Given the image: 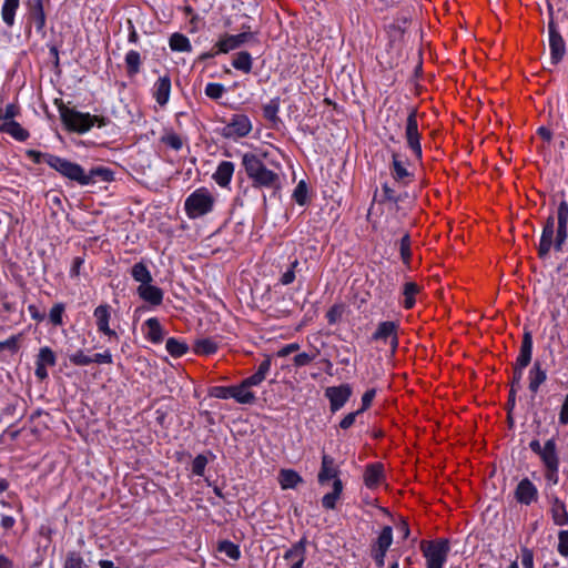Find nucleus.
Segmentation results:
<instances>
[{"label": "nucleus", "mask_w": 568, "mask_h": 568, "mask_svg": "<svg viewBox=\"0 0 568 568\" xmlns=\"http://www.w3.org/2000/svg\"><path fill=\"white\" fill-rule=\"evenodd\" d=\"M265 156L266 153L260 155L246 152L242 155V166L254 189H267L275 193L282 187V179L276 171L266 166L263 162V158Z\"/></svg>", "instance_id": "f257e3e1"}, {"label": "nucleus", "mask_w": 568, "mask_h": 568, "mask_svg": "<svg viewBox=\"0 0 568 568\" xmlns=\"http://www.w3.org/2000/svg\"><path fill=\"white\" fill-rule=\"evenodd\" d=\"M49 166L59 172L62 176L79 183L80 185H89L95 183L98 180L110 182L113 178V172L104 166H97L91 169L88 173L84 172L81 165L71 162L60 156H49Z\"/></svg>", "instance_id": "f03ea898"}, {"label": "nucleus", "mask_w": 568, "mask_h": 568, "mask_svg": "<svg viewBox=\"0 0 568 568\" xmlns=\"http://www.w3.org/2000/svg\"><path fill=\"white\" fill-rule=\"evenodd\" d=\"M558 226L556 239L554 241L555 233V219L554 216H549L544 225L539 246H538V255L541 258L548 256L549 251L554 244V247L557 252L562 250V245L567 240V225H568V203L566 201H561L558 205L557 211Z\"/></svg>", "instance_id": "7ed1b4c3"}, {"label": "nucleus", "mask_w": 568, "mask_h": 568, "mask_svg": "<svg viewBox=\"0 0 568 568\" xmlns=\"http://www.w3.org/2000/svg\"><path fill=\"white\" fill-rule=\"evenodd\" d=\"M59 113L61 121L67 128V130L80 134L88 132L93 125L102 128L110 123V119L105 116L83 113L74 109H71L64 104H61L59 106Z\"/></svg>", "instance_id": "20e7f679"}, {"label": "nucleus", "mask_w": 568, "mask_h": 568, "mask_svg": "<svg viewBox=\"0 0 568 568\" xmlns=\"http://www.w3.org/2000/svg\"><path fill=\"white\" fill-rule=\"evenodd\" d=\"M420 551L426 559V568H443L447 561L450 545L445 538L422 540Z\"/></svg>", "instance_id": "39448f33"}, {"label": "nucleus", "mask_w": 568, "mask_h": 568, "mask_svg": "<svg viewBox=\"0 0 568 568\" xmlns=\"http://www.w3.org/2000/svg\"><path fill=\"white\" fill-rule=\"evenodd\" d=\"M214 202L212 193L205 187H200L186 197L184 209L190 219H197L210 213Z\"/></svg>", "instance_id": "423d86ee"}, {"label": "nucleus", "mask_w": 568, "mask_h": 568, "mask_svg": "<svg viewBox=\"0 0 568 568\" xmlns=\"http://www.w3.org/2000/svg\"><path fill=\"white\" fill-rule=\"evenodd\" d=\"M405 138L407 141V146L410 149L414 156L417 160H420L423 152L420 145V133L418 131L417 110L415 108H412L407 115Z\"/></svg>", "instance_id": "0eeeda50"}, {"label": "nucleus", "mask_w": 568, "mask_h": 568, "mask_svg": "<svg viewBox=\"0 0 568 568\" xmlns=\"http://www.w3.org/2000/svg\"><path fill=\"white\" fill-rule=\"evenodd\" d=\"M252 130V123L245 114H234L231 121L222 129L221 134L226 139L246 136Z\"/></svg>", "instance_id": "6e6552de"}, {"label": "nucleus", "mask_w": 568, "mask_h": 568, "mask_svg": "<svg viewBox=\"0 0 568 568\" xmlns=\"http://www.w3.org/2000/svg\"><path fill=\"white\" fill-rule=\"evenodd\" d=\"M398 328L399 325L397 322L385 321L381 322L377 325L376 331L372 335V339L376 342H386L388 338L390 339V349L394 354L398 347Z\"/></svg>", "instance_id": "1a4fd4ad"}, {"label": "nucleus", "mask_w": 568, "mask_h": 568, "mask_svg": "<svg viewBox=\"0 0 568 568\" xmlns=\"http://www.w3.org/2000/svg\"><path fill=\"white\" fill-rule=\"evenodd\" d=\"M255 39L253 32L244 31L239 34H224L220 38V40L215 43L216 51L215 53H227L231 50H235L243 45L246 42H250Z\"/></svg>", "instance_id": "9d476101"}, {"label": "nucleus", "mask_w": 568, "mask_h": 568, "mask_svg": "<svg viewBox=\"0 0 568 568\" xmlns=\"http://www.w3.org/2000/svg\"><path fill=\"white\" fill-rule=\"evenodd\" d=\"M548 31L551 63L557 64L565 55L566 44L552 19L548 23Z\"/></svg>", "instance_id": "9b49d317"}, {"label": "nucleus", "mask_w": 568, "mask_h": 568, "mask_svg": "<svg viewBox=\"0 0 568 568\" xmlns=\"http://www.w3.org/2000/svg\"><path fill=\"white\" fill-rule=\"evenodd\" d=\"M325 396L329 400L333 413L339 410L352 396V387L348 384L326 388Z\"/></svg>", "instance_id": "f8f14e48"}, {"label": "nucleus", "mask_w": 568, "mask_h": 568, "mask_svg": "<svg viewBox=\"0 0 568 568\" xmlns=\"http://www.w3.org/2000/svg\"><path fill=\"white\" fill-rule=\"evenodd\" d=\"M97 328L100 333L106 335L110 339H119L116 332L110 328L109 322L111 318V306L109 304L99 305L94 312Z\"/></svg>", "instance_id": "ddd939ff"}, {"label": "nucleus", "mask_w": 568, "mask_h": 568, "mask_svg": "<svg viewBox=\"0 0 568 568\" xmlns=\"http://www.w3.org/2000/svg\"><path fill=\"white\" fill-rule=\"evenodd\" d=\"M338 475H339V468L336 465L335 459L332 456L323 453L321 469L317 475V480H318L320 485H325L326 483H328L332 479L334 481L336 479H339Z\"/></svg>", "instance_id": "4468645a"}, {"label": "nucleus", "mask_w": 568, "mask_h": 568, "mask_svg": "<svg viewBox=\"0 0 568 568\" xmlns=\"http://www.w3.org/2000/svg\"><path fill=\"white\" fill-rule=\"evenodd\" d=\"M515 498L519 504L528 506L538 498L537 487L531 480L524 478L518 483L515 489Z\"/></svg>", "instance_id": "2eb2a0df"}, {"label": "nucleus", "mask_w": 568, "mask_h": 568, "mask_svg": "<svg viewBox=\"0 0 568 568\" xmlns=\"http://www.w3.org/2000/svg\"><path fill=\"white\" fill-rule=\"evenodd\" d=\"M550 504V514L555 525L565 526L568 524V511L565 503L556 495L548 496Z\"/></svg>", "instance_id": "dca6fc26"}, {"label": "nucleus", "mask_w": 568, "mask_h": 568, "mask_svg": "<svg viewBox=\"0 0 568 568\" xmlns=\"http://www.w3.org/2000/svg\"><path fill=\"white\" fill-rule=\"evenodd\" d=\"M384 479V466L381 463H374L366 466L364 471V483L367 488L373 489L381 485Z\"/></svg>", "instance_id": "f3484780"}, {"label": "nucleus", "mask_w": 568, "mask_h": 568, "mask_svg": "<svg viewBox=\"0 0 568 568\" xmlns=\"http://www.w3.org/2000/svg\"><path fill=\"white\" fill-rule=\"evenodd\" d=\"M532 355V336L530 332H525L520 345L519 355L514 365L518 368H526L531 362Z\"/></svg>", "instance_id": "a211bd4d"}, {"label": "nucleus", "mask_w": 568, "mask_h": 568, "mask_svg": "<svg viewBox=\"0 0 568 568\" xmlns=\"http://www.w3.org/2000/svg\"><path fill=\"white\" fill-rule=\"evenodd\" d=\"M235 165L230 161H222L216 171L213 173L212 178L221 187H226L230 185L232 176L234 174Z\"/></svg>", "instance_id": "6ab92c4d"}, {"label": "nucleus", "mask_w": 568, "mask_h": 568, "mask_svg": "<svg viewBox=\"0 0 568 568\" xmlns=\"http://www.w3.org/2000/svg\"><path fill=\"white\" fill-rule=\"evenodd\" d=\"M138 294L143 301L153 306H158L163 302V291L158 286L151 285V283L140 285L138 287Z\"/></svg>", "instance_id": "aec40b11"}, {"label": "nucleus", "mask_w": 568, "mask_h": 568, "mask_svg": "<svg viewBox=\"0 0 568 568\" xmlns=\"http://www.w3.org/2000/svg\"><path fill=\"white\" fill-rule=\"evenodd\" d=\"M171 92V79L169 75L160 77L158 81L154 83L153 88V97L156 102L164 106L170 98Z\"/></svg>", "instance_id": "412c9836"}, {"label": "nucleus", "mask_w": 568, "mask_h": 568, "mask_svg": "<svg viewBox=\"0 0 568 568\" xmlns=\"http://www.w3.org/2000/svg\"><path fill=\"white\" fill-rule=\"evenodd\" d=\"M27 7L29 9L30 18L36 23L37 30L42 31L47 21L43 0H28Z\"/></svg>", "instance_id": "4be33fe9"}, {"label": "nucleus", "mask_w": 568, "mask_h": 568, "mask_svg": "<svg viewBox=\"0 0 568 568\" xmlns=\"http://www.w3.org/2000/svg\"><path fill=\"white\" fill-rule=\"evenodd\" d=\"M19 406H21V399L16 396L4 402L0 410V420L10 422L12 419H21L22 414H18Z\"/></svg>", "instance_id": "5701e85b"}, {"label": "nucleus", "mask_w": 568, "mask_h": 568, "mask_svg": "<svg viewBox=\"0 0 568 568\" xmlns=\"http://www.w3.org/2000/svg\"><path fill=\"white\" fill-rule=\"evenodd\" d=\"M547 379V373L542 368L539 361H535L532 367L529 371V390L536 394L541 384Z\"/></svg>", "instance_id": "b1692460"}, {"label": "nucleus", "mask_w": 568, "mask_h": 568, "mask_svg": "<svg viewBox=\"0 0 568 568\" xmlns=\"http://www.w3.org/2000/svg\"><path fill=\"white\" fill-rule=\"evenodd\" d=\"M545 467H554L559 466V458L556 452V442L554 438L548 439L541 453L539 454Z\"/></svg>", "instance_id": "393cba45"}, {"label": "nucleus", "mask_w": 568, "mask_h": 568, "mask_svg": "<svg viewBox=\"0 0 568 568\" xmlns=\"http://www.w3.org/2000/svg\"><path fill=\"white\" fill-rule=\"evenodd\" d=\"M0 132L8 133L18 141H26L29 138V132L17 121H4L0 124Z\"/></svg>", "instance_id": "a878e982"}, {"label": "nucleus", "mask_w": 568, "mask_h": 568, "mask_svg": "<svg viewBox=\"0 0 568 568\" xmlns=\"http://www.w3.org/2000/svg\"><path fill=\"white\" fill-rule=\"evenodd\" d=\"M145 326L148 327L146 338L150 339L154 344H159L164 338V331L160 321L156 317H151L145 321Z\"/></svg>", "instance_id": "bb28decb"}, {"label": "nucleus", "mask_w": 568, "mask_h": 568, "mask_svg": "<svg viewBox=\"0 0 568 568\" xmlns=\"http://www.w3.org/2000/svg\"><path fill=\"white\" fill-rule=\"evenodd\" d=\"M278 483L282 489H291L303 483V478L293 469H282L278 474Z\"/></svg>", "instance_id": "cd10ccee"}, {"label": "nucleus", "mask_w": 568, "mask_h": 568, "mask_svg": "<svg viewBox=\"0 0 568 568\" xmlns=\"http://www.w3.org/2000/svg\"><path fill=\"white\" fill-rule=\"evenodd\" d=\"M343 491V483L341 479L333 481V490L327 493L322 498V506L325 509H335L337 500L341 498Z\"/></svg>", "instance_id": "c85d7f7f"}, {"label": "nucleus", "mask_w": 568, "mask_h": 568, "mask_svg": "<svg viewBox=\"0 0 568 568\" xmlns=\"http://www.w3.org/2000/svg\"><path fill=\"white\" fill-rule=\"evenodd\" d=\"M285 560H291L292 564L294 561H305L306 559V539L302 538L300 541L295 542L285 554Z\"/></svg>", "instance_id": "c756f323"}, {"label": "nucleus", "mask_w": 568, "mask_h": 568, "mask_svg": "<svg viewBox=\"0 0 568 568\" xmlns=\"http://www.w3.org/2000/svg\"><path fill=\"white\" fill-rule=\"evenodd\" d=\"M169 45L172 51L176 52H190L192 50V45L187 37L180 32L171 34Z\"/></svg>", "instance_id": "7c9ffc66"}, {"label": "nucleus", "mask_w": 568, "mask_h": 568, "mask_svg": "<svg viewBox=\"0 0 568 568\" xmlns=\"http://www.w3.org/2000/svg\"><path fill=\"white\" fill-rule=\"evenodd\" d=\"M63 568H93L90 561H87L81 552L72 550L65 556Z\"/></svg>", "instance_id": "2f4dec72"}, {"label": "nucleus", "mask_w": 568, "mask_h": 568, "mask_svg": "<svg viewBox=\"0 0 568 568\" xmlns=\"http://www.w3.org/2000/svg\"><path fill=\"white\" fill-rule=\"evenodd\" d=\"M19 0H4L1 14L2 20L8 27H12L14 24L16 12L19 8Z\"/></svg>", "instance_id": "473e14b6"}, {"label": "nucleus", "mask_w": 568, "mask_h": 568, "mask_svg": "<svg viewBox=\"0 0 568 568\" xmlns=\"http://www.w3.org/2000/svg\"><path fill=\"white\" fill-rule=\"evenodd\" d=\"M131 275L140 285L149 284L152 282V275L143 262L135 263L131 268Z\"/></svg>", "instance_id": "72a5a7b5"}, {"label": "nucleus", "mask_w": 568, "mask_h": 568, "mask_svg": "<svg viewBox=\"0 0 568 568\" xmlns=\"http://www.w3.org/2000/svg\"><path fill=\"white\" fill-rule=\"evenodd\" d=\"M233 68L244 73H250L252 70V57L247 51L236 53L232 61Z\"/></svg>", "instance_id": "f704fd0d"}, {"label": "nucleus", "mask_w": 568, "mask_h": 568, "mask_svg": "<svg viewBox=\"0 0 568 568\" xmlns=\"http://www.w3.org/2000/svg\"><path fill=\"white\" fill-rule=\"evenodd\" d=\"M234 399L240 404H253L255 402V395L242 382L240 385L234 386Z\"/></svg>", "instance_id": "c9c22d12"}, {"label": "nucleus", "mask_w": 568, "mask_h": 568, "mask_svg": "<svg viewBox=\"0 0 568 568\" xmlns=\"http://www.w3.org/2000/svg\"><path fill=\"white\" fill-rule=\"evenodd\" d=\"M193 349L197 355H211L217 351V344L211 338H202L195 341Z\"/></svg>", "instance_id": "e433bc0d"}, {"label": "nucleus", "mask_w": 568, "mask_h": 568, "mask_svg": "<svg viewBox=\"0 0 568 568\" xmlns=\"http://www.w3.org/2000/svg\"><path fill=\"white\" fill-rule=\"evenodd\" d=\"M393 542V529L390 526H385L372 548L379 550H388Z\"/></svg>", "instance_id": "4c0bfd02"}, {"label": "nucleus", "mask_w": 568, "mask_h": 568, "mask_svg": "<svg viewBox=\"0 0 568 568\" xmlns=\"http://www.w3.org/2000/svg\"><path fill=\"white\" fill-rule=\"evenodd\" d=\"M126 72L130 77L140 72L141 55L138 51L130 50L125 55Z\"/></svg>", "instance_id": "58836bf2"}, {"label": "nucleus", "mask_w": 568, "mask_h": 568, "mask_svg": "<svg viewBox=\"0 0 568 568\" xmlns=\"http://www.w3.org/2000/svg\"><path fill=\"white\" fill-rule=\"evenodd\" d=\"M419 293V286L414 282H407L404 284L403 294L405 296L404 307L406 310L412 308L415 305V295Z\"/></svg>", "instance_id": "ea45409f"}, {"label": "nucleus", "mask_w": 568, "mask_h": 568, "mask_svg": "<svg viewBox=\"0 0 568 568\" xmlns=\"http://www.w3.org/2000/svg\"><path fill=\"white\" fill-rule=\"evenodd\" d=\"M165 348L169 352V354L172 355L173 357H181L189 349L187 345L184 342H181L174 337H170L166 341Z\"/></svg>", "instance_id": "a19ab883"}, {"label": "nucleus", "mask_w": 568, "mask_h": 568, "mask_svg": "<svg viewBox=\"0 0 568 568\" xmlns=\"http://www.w3.org/2000/svg\"><path fill=\"white\" fill-rule=\"evenodd\" d=\"M57 363V357H55V354L54 352L48 347V346H44V347H41L40 351H39V354L37 356V362L36 364H41L42 366H54Z\"/></svg>", "instance_id": "79ce46f5"}, {"label": "nucleus", "mask_w": 568, "mask_h": 568, "mask_svg": "<svg viewBox=\"0 0 568 568\" xmlns=\"http://www.w3.org/2000/svg\"><path fill=\"white\" fill-rule=\"evenodd\" d=\"M217 550L225 554L232 560H237L241 557L239 546L230 540L221 541L217 546Z\"/></svg>", "instance_id": "37998d69"}, {"label": "nucleus", "mask_w": 568, "mask_h": 568, "mask_svg": "<svg viewBox=\"0 0 568 568\" xmlns=\"http://www.w3.org/2000/svg\"><path fill=\"white\" fill-rule=\"evenodd\" d=\"M393 176L397 181H402L405 178L409 176L408 171L406 170L404 162L399 159V155L393 154Z\"/></svg>", "instance_id": "c03bdc74"}, {"label": "nucleus", "mask_w": 568, "mask_h": 568, "mask_svg": "<svg viewBox=\"0 0 568 568\" xmlns=\"http://www.w3.org/2000/svg\"><path fill=\"white\" fill-rule=\"evenodd\" d=\"M210 395L221 399L234 398V386H214L211 388Z\"/></svg>", "instance_id": "a18cd8bd"}, {"label": "nucleus", "mask_w": 568, "mask_h": 568, "mask_svg": "<svg viewBox=\"0 0 568 568\" xmlns=\"http://www.w3.org/2000/svg\"><path fill=\"white\" fill-rule=\"evenodd\" d=\"M161 141L165 145L170 146L171 149H173L175 151L181 150L183 146L182 139L180 138V135H178L174 132L166 133L165 135L162 136Z\"/></svg>", "instance_id": "49530a36"}, {"label": "nucleus", "mask_w": 568, "mask_h": 568, "mask_svg": "<svg viewBox=\"0 0 568 568\" xmlns=\"http://www.w3.org/2000/svg\"><path fill=\"white\" fill-rule=\"evenodd\" d=\"M399 252H400V257H402L403 262L405 264H408L409 260H410V256H412V253H410V236H409V234H405L400 239Z\"/></svg>", "instance_id": "de8ad7c7"}, {"label": "nucleus", "mask_w": 568, "mask_h": 568, "mask_svg": "<svg viewBox=\"0 0 568 568\" xmlns=\"http://www.w3.org/2000/svg\"><path fill=\"white\" fill-rule=\"evenodd\" d=\"M293 199L300 205H304L306 203L307 185L304 181H300L298 184L296 185V187L293 192Z\"/></svg>", "instance_id": "09e8293b"}, {"label": "nucleus", "mask_w": 568, "mask_h": 568, "mask_svg": "<svg viewBox=\"0 0 568 568\" xmlns=\"http://www.w3.org/2000/svg\"><path fill=\"white\" fill-rule=\"evenodd\" d=\"M300 265V262L297 258L291 262L290 268L284 272L280 278L281 284L283 285H290L295 281V270Z\"/></svg>", "instance_id": "8fccbe9b"}, {"label": "nucleus", "mask_w": 568, "mask_h": 568, "mask_svg": "<svg viewBox=\"0 0 568 568\" xmlns=\"http://www.w3.org/2000/svg\"><path fill=\"white\" fill-rule=\"evenodd\" d=\"M318 353H320L318 349H315V352H313V353H300L293 359L294 361V365L297 366V367L306 366L313 359H315V357L317 356Z\"/></svg>", "instance_id": "3c124183"}, {"label": "nucleus", "mask_w": 568, "mask_h": 568, "mask_svg": "<svg viewBox=\"0 0 568 568\" xmlns=\"http://www.w3.org/2000/svg\"><path fill=\"white\" fill-rule=\"evenodd\" d=\"M344 313V306L342 304L333 305L326 313V318L329 324L337 323Z\"/></svg>", "instance_id": "603ef678"}, {"label": "nucleus", "mask_w": 568, "mask_h": 568, "mask_svg": "<svg viewBox=\"0 0 568 568\" xmlns=\"http://www.w3.org/2000/svg\"><path fill=\"white\" fill-rule=\"evenodd\" d=\"M64 312V305L62 303L54 304L50 311L49 317L53 325H62V314Z\"/></svg>", "instance_id": "864d4df0"}, {"label": "nucleus", "mask_w": 568, "mask_h": 568, "mask_svg": "<svg viewBox=\"0 0 568 568\" xmlns=\"http://www.w3.org/2000/svg\"><path fill=\"white\" fill-rule=\"evenodd\" d=\"M558 118L554 121L552 125L556 129H562L566 131L568 129V105L564 106L562 110L558 108Z\"/></svg>", "instance_id": "5fc2aeb1"}, {"label": "nucleus", "mask_w": 568, "mask_h": 568, "mask_svg": "<svg viewBox=\"0 0 568 568\" xmlns=\"http://www.w3.org/2000/svg\"><path fill=\"white\" fill-rule=\"evenodd\" d=\"M206 465L207 458L204 455H197L192 463L193 474L196 476H203Z\"/></svg>", "instance_id": "6e6d98bb"}, {"label": "nucleus", "mask_w": 568, "mask_h": 568, "mask_svg": "<svg viewBox=\"0 0 568 568\" xmlns=\"http://www.w3.org/2000/svg\"><path fill=\"white\" fill-rule=\"evenodd\" d=\"M70 362L75 366H87L92 364V357L85 355L83 351H78L70 355Z\"/></svg>", "instance_id": "4d7b16f0"}, {"label": "nucleus", "mask_w": 568, "mask_h": 568, "mask_svg": "<svg viewBox=\"0 0 568 568\" xmlns=\"http://www.w3.org/2000/svg\"><path fill=\"white\" fill-rule=\"evenodd\" d=\"M224 92L225 89L220 83H209L205 88V94L213 100L220 99Z\"/></svg>", "instance_id": "13d9d810"}, {"label": "nucleus", "mask_w": 568, "mask_h": 568, "mask_svg": "<svg viewBox=\"0 0 568 568\" xmlns=\"http://www.w3.org/2000/svg\"><path fill=\"white\" fill-rule=\"evenodd\" d=\"M27 156L32 160L33 163L36 164H40V163H47L49 165V160L48 158L49 156H54L53 154H50V153H42L40 151H37V150H28L26 152Z\"/></svg>", "instance_id": "bf43d9fd"}, {"label": "nucleus", "mask_w": 568, "mask_h": 568, "mask_svg": "<svg viewBox=\"0 0 568 568\" xmlns=\"http://www.w3.org/2000/svg\"><path fill=\"white\" fill-rule=\"evenodd\" d=\"M17 519L11 515L1 514L0 516V527L2 528L4 535H7L10 530L16 526Z\"/></svg>", "instance_id": "052dcab7"}, {"label": "nucleus", "mask_w": 568, "mask_h": 568, "mask_svg": "<svg viewBox=\"0 0 568 568\" xmlns=\"http://www.w3.org/2000/svg\"><path fill=\"white\" fill-rule=\"evenodd\" d=\"M558 552L561 556H568V530H561L558 534Z\"/></svg>", "instance_id": "680f3d73"}, {"label": "nucleus", "mask_w": 568, "mask_h": 568, "mask_svg": "<svg viewBox=\"0 0 568 568\" xmlns=\"http://www.w3.org/2000/svg\"><path fill=\"white\" fill-rule=\"evenodd\" d=\"M263 112L267 120L275 121L277 119L278 103L276 101H271V103L264 105Z\"/></svg>", "instance_id": "e2e57ef3"}, {"label": "nucleus", "mask_w": 568, "mask_h": 568, "mask_svg": "<svg viewBox=\"0 0 568 568\" xmlns=\"http://www.w3.org/2000/svg\"><path fill=\"white\" fill-rule=\"evenodd\" d=\"M521 564L524 568H534V552L527 547L521 548Z\"/></svg>", "instance_id": "0e129e2a"}, {"label": "nucleus", "mask_w": 568, "mask_h": 568, "mask_svg": "<svg viewBox=\"0 0 568 568\" xmlns=\"http://www.w3.org/2000/svg\"><path fill=\"white\" fill-rule=\"evenodd\" d=\"M376 395V389L371 388L362 396V407L358 409L361 413L365 412L372 405V402Z\"/></svg>", "instance_id": "69168bd1"}, {"label": "nucleus", "mask_w": 568, "mask_h": 568, "mask_svg": "<svg viewBox=\"0 0 568 568\" xmlns=\"http://www.w3.org/2000/svg\"><path fill=\"white\" fill-rule=\"evenodd\" d=\"M19 114V108L11 103L8 104L4 109V113L0 119H3L6 121H14L13 119Z\"/></svg>", "instance_id": "338daca9"}, {"label": "nucleus", "mask_w": 568, "mask_h": 568, "mask_svg": "<svg viewBox=\"0 0 568 568\" xmlns=\"http://www.w3.org/2000/svg\"><path fill=\"white\" fill-rule=\"evenodd\" d=\"M362 414L359 410L347 414L341 422L339 427L342 429H348L351 426L354 425L356 416Z\"/></svg>", "instance_id": "774afa93"}]
</instances>
